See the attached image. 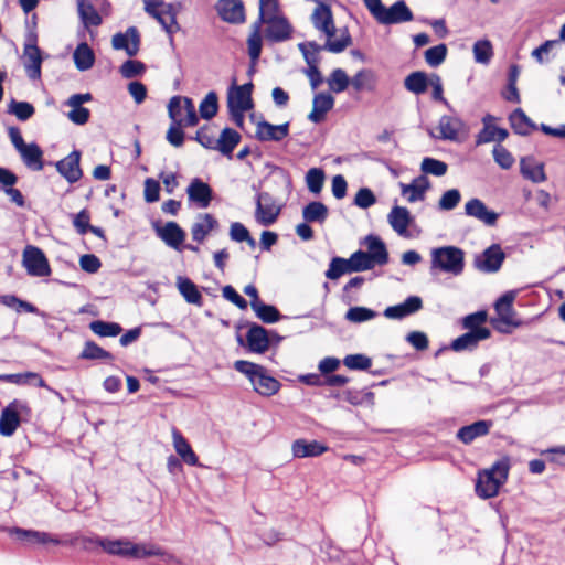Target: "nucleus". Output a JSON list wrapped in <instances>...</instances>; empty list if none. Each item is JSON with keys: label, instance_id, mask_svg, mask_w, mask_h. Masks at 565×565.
<instances>
[{"label": "nucleus", "instance_id": "f257e3e1", "mask_svg": "<svg viewBox=\"0 0 565 565\" xmlns=\"http://www.w3.org/2000/svg\"><path fill=\"white\" fill-rule=\"evenodd\" d=\"M311 22L317 31L326 36V51L341 53L352 43L351 35L347 29L337 30L331 8L320 1L311 14Z\"/></svg>", "mask_w": 565, "mask_h": 565}, {"label": "nucleus", "instance_id": "f03ea898", "mask_svg": "<svg viewBox=\"0 0 565 565\" xmlns=\"http://www.w3.org/2000/svg\"><path fill=\"white\" fill-rule=\"evenodd\" d=\"M168 113L172 122L167 131V140L178 148L184 142L182 127L196 126L199 117L192 99L183 96H173L170 99Z\"/></svg>", "mask_w": 565, "mask_h": 565}, {"label": "nucleus", "instance_id": "7ed1b4c3", "mask_svg": "<svg viewBox=\"0 0 565 565\" xmlns=\"http://www.w3.org/2000/svg\"><path fill=\"white\" fill-rule=\"evenodd\" d=\"M96 543L108 554L130 558H145L149 556H161L164 561H170L171 556L162 548L152 544H135L128 540L97 539Z\"/></svg>", "mask_w": 565, "mask_h": 565}, {"label": "nucleus", "instance_id": "20e7f679", "mask_svg": "<svg viewBox=\"0 0 565 565\" xmlns=\"http://www.w3.org/2000/svg\"><path fill=\"white\" fill-rule=\"evenodd\" d=\"M510 467V458L503 457L489 469L480 471L476 483V493L482 499L495 497L508 479Z\"/></svg>", "mask_w": 565, "mask_h": 565}, {"label": "nucleus", "instance_id": "39448f33", "mask_svg": "<svg viewBox=\"0 0 565 565\" xmlns=\"http://www.w3.org/2000/svg\"><path fill=\"white\" fill-rule=\"evenodd\" d=\"M430 269L458 276L465 268V253L456 246H443L433 248L430 252Z\"/></svg>", "mask_w": 565, "mask_h": 565}, {"label": "nucleus", "instance_id": "423d86ee", "mask_svg": "<svg viewBox=\"0 0 565 565\" xmlns=\"http://www.w3.org/2000/svg\"><path fill=\"white\" fill-rule=\"evenodd\" d=\"M515 291H508L494 303L495 317L490 319L492 327L500 332H509L512 327L519 326L518 317L513 310Z\"/></svg>", "mask_w": 565, "mask_h": 565}, {"label": "nucleus", "instance_id": "0eeeda50", "mask_svg": "<svg viewBox=\"0 0 565 565\" xmlns=\"http://www.w3.org/2000/svg\"><path fill=\"white\" fill-rule=\"evenodd\" d=\"M30 414L31 408L26 402L21 399H13L1 412L0 434L6 437L12 436L20 425V416H29Z\"/></svg>", "mask_w": 565, "mask_h": 565}, {"label": "nucleus", "instance_id": "6e6552de", "mask_svg": "<svg viewBox=\"0 0 565 565\" xmlns=\"http://www.w3.org/2000/svg\"><path fill=\"white\" fill-rule=\"evenodd\" d=\"M22 264L30 276L45 277L51 274L49 260L39 247L28 245L23 250Z\"/></svg>", "mask_w": 565, "mask_h": 565}, {"label": "nucleus", "instance_id": "1a4fd4ad", "mask_svg": "<svg viewBox=\"0 0 565 565\" xmlns=\"http://www.w3.org/2000/svg\"><path fill=\"white\" fill-rule=\"evenodd\" d=\"M280 213V207L275 199L267 192L257 194L256 198V222L264 226L274 224Z\"/></svg>", "mask_w": 565, "mask_h": 565}, {"label": "nucleus", "instance_id": "9d476101", "mask_svg": "<svg viewBox=\"0 0 565 565\" xmlns=\"http://www.w3.org/2000/svg\"><path fill=\"white\" fill-rule=\"evenodd\" d=\"M92 99L90 93L71 95L65 102V105L71 108L67 113L68 120L78 126L85 125L89 120L90 111L88 108L83 107V104Z\"/></svg>", "mask_w": 565, "mask_h": 565}, {"label": "nucleus", "instance_id": "9b49d317", "mask_svg": "<svg viewBox=\"0 0 565 565\" xmlns=\"http://www.w3.org/2000/svg\"><path fill=\"white\" fill-rule=\"evenodd\" d=\"M504 258L505 255L500 245L493 244L475 258V266L483 273H495Z\"/></svg>", "mask_w": 565, "mask_h": 565}, {"label": "nucleus", "instance_id": "f8f14e48", "mask_svg": "<svg viewBox=\"0 0 565 565\" xmlns=\"http://www.w3.org/2000/svg\"><path fill=\"white\" fill-rule=\"evenodd\" d=\"M413 13L403 0H398L393 3L390 8L384 7L377 22L380 24H398L403 22H409L413 20Z\"/></svg>", "mask_w": 565, "mask_h": 565}, {"label": "nucleus", "instance_id": "ddd939ff", "mask_svg": "<svg viewBox=\"0 0 565 565\" xmlns=\"http://www.w3.org/2000/svg\"><path fill=\"white\" fill-rule=\"evenodd\" d=\"M115 50H124L128 56L137 55L140 45V35L136 26H129L124 33H116L111 39Z\"/></svg>", "mask_w": 565, "mask_h": 565}, {"label": "nucleus", "instance_id": "4468645a", "mask_svg": "<svg viewBox=\"0 0 565 565\" xmlns=\"http://www.w3.org/2000/svg\"><path fill=\"white\" fill-rule=\"evenodd\" d=\"M81 161V152L77 150L72 151L64 159L57 161L55 163L56 170L60 174L65 178L70 183L77 182L82 175L83 171L79 166Z\"/></svg>", "mask_w": 565, "mask_h": 565}, {"label": "nucleus", "instance_id": "2eb2a0df", "mask_svg": "<svg viewBox=\"0 0 565 565\" xmlns=\"http://www.w3.org/2000/svg\"><path fill=\"white\" fill-rule=\"evenodd\" d=\"M186 194L189 200L201 209H206L211 204L213 198L212 188L199 178H194L190 182L186 189Z\"/></svg>", "mask_w": 565, "mask_h": 565}, {"label": "nucleus", "instance_id": "dca6fc26", "mask_svg": "<svg viewBox=\"0 0 565 565\" xmlns=\"http://www.w3.org/2000/svg\"><path fill=\"white\" fill-rule=\"evenodd\" d=\"M423 308V300L418 296H409L404 302L390 306L384 310L387 319L401 320L407 316L416 313Z\"/></svg>", "mask_w": 565, "mask_h": 565}, {"label": "nucleus", "instance_id": "f3484780", "mask_svg": "<svg viewBox=\"0 0 565 565\" xmlns=\"http://www.w3.org/2000/svg\"><path fill=\"white\" fill-rule=\"evenodd\" d=\"M216 10L222 20L226 22L242 23L245 21L243 0H218Z\"/></svg>", "mask_w": 565, "mask_h": 565}, {"label": "nucleus", "instance_id": "a211bd4d", "mask_svg": "<svg viewBox=\"0 0 565 565\" xmlns=\"http://www.w3.org/2000/svg\"><path fill=\"white\" fill-rule=\"evenodd\" d=\"M250 83L241 86H233L228 90L227 106L228 108H238L241 110H249L253 108Z\"/></svg>", "mask_w": 565, "mask_h": 565}, {"label": "nucleus", "instance_id": "6ab92c4d", "mask_svg": "<svg viewBox=\"0 0 565 565\" xmlns=\"http://www.w3.org/2000/svg\"><path fill=\"white\" fill-rule=\"evenodd\" d=\"M288 134L289 122L273 125L263 120L256 125L255 136L260 141H281Z\"/></svg>", "mask_w": 565, "mask_h": 565}, {"label": "nucleus", "instance_id": "aec40b11", "mask_svg": "<svg viewBox=\"0 0 565 565\" xmlns=\"http://www.w3.org/2000/svg\"><path fill=\"white\" fill-rule=\"evenodd\" d=\"M465 212L488 226H494L499 217L497 212L489 210L481 200L476 198L466 203Z\"/></svg>", "mask_w": 565, "mask_h": 565}, {"label": "nucleus", "instance_id": "412c9836", "mask_svg": "<svg viewBox=\"0 0 565 565\" xmlns=\"http://www.w3.org/2000/svg\"><path fill=\"white\" fill-rule=\"evenodd\" d=\"M23 65L28 76L31 79H38L41 76L42 57L40 49L34 42L25 44L23 50Z\"/></svg>", "mask_w": 565, "mask_h": 565}, {"label": "nucleus", "instance_id": "4be33fe9", "mask_svg": "<svg viewBox=\"0 0 565 565\" xmlns=\"http://www.w3.org/2000/svg\"><path fill=\"white\" fill-rule=\"evenodd\" d=\"M218 227L217 220L210 213L199 214L191 226L193 241L202 243L206 236Z\"/></svg>", "mask_w": 565, "mask_h": 565}, {"label": "nucleus", "instance_id": "5701e85b", "mask_svg": "<svg viewBox=\"0 0 565 565\" xmlns=\"http://www.w3.org/2000/svg\"><path fill=\"white\" fill-rule=\"evenodd\" d=\"M157 234L169 247L177 250L181 249V245L185 239V232L175 222H167L157 230Z\"/></svg>", "mask_w": 565, "mask_h": 565}, {"label": "nucleus", "instance_id": "b1692460", "mask_svg": "<svg viewBox=\"0 0 565 565\" xmlns=\"http://www.w3.org/2000/svg\"><path fill=\"white\" fill-rule=\"evenodd\" d=\"M334 106V98L329 93H318L312 100V110L308 115V119L313 124L321 122L327 113Z\"/></svg>", "mask_w": 565, "mask_h": 565}, {"label": "nucleus", "instance_id": "393cba45", "mask_svg": "<svg viewBox=\"0 0 565 565\" xmlns=\"http://www.w3.org/2000/svg\"><path fill=\"white\" fill-rule=\"evenodd\" d=\"M491 332L488 328L482 330L468 331L451 342V349L456 352L463 350H472L482 340L488 339Z\"/></svg>", "mask_w": 565, "mask_h": 565}, {"label": "nucleus", "instance_id": "a878e982", "mask_svg": "<svg viewBox=\"0 0 565 565\" xmlns=\"http://www.w3.org/2000/svg\"><path fill=\"white\" fill-rule=\"evenodd\" d=\"M267 23L266 36L275 42H281L290 38L291 26L284 18L268 17L263 20Z\"/></svg>", "mask_w": 565, "mask_h": 565}, {"label": "nucleus", "instance_id": "bb28decb", "mask_svg": "<svg viewBox=\"0 0 565 565\" xmlns=\"http://www.w3.org/2000/svg\"><path fill=\"white\" fill-rule=\"evenodd\" d=\"M413 218L409 211L403 206H394L387 215V222L392 228L399 235L407 237V228Z\"/></svg>", "mask_w": 565, "mask_h": 565}, {"label": "nucleus", "instance_id": "cd10ccee", "mask_svg": "<svg viewBox=\"0 0 565 565\" xmlns=\"http://www.w3.org/2000/svg\"><path fill=\"white\" fill-rule=\"evenodd\" d=\"M172 444L179 457L189 466H199V458L189 441L175 428L172 429Z\"/></svg>", "mask_w": 565, "mask_h": 565}, {"label": "nucleus", "instance_id": "c85d7f7f", "mask_svg": "<svg viewBox=\"0 0 565 565\" xmlns=\"http://www.w3.org/2000/svg\"><path fill=\"white\" fill-rule=\"evenodd\" d=\"M247 347L250 352L264 353L269 348V339L265 328L254 324L246 334Z\"/></svg>", "mask_w": 565, "mask_h": 565}, {"label": "nucleus", "instance_id": "c756f323", "mask_svg": "<svg viewBox=\"0 0 565 565\" xmlns=\"http://www.w3.org/2000/svg\"><path fill=\"white\" fill-rule=\"evenodd\" d=\"M438 130L440 139L457 140L465 130V124L458 117L441 116L438 122Z\"/></svg>", "mask_w": 565, "mask_h": 565}, {"label": "nucleus", "instance_id": "7c9ffc66", "mask_svg": "<svg viewBox=\"0 0 565 565\" xmlns=\"http://www.w3.org/2000/svg\"><path fill=\"white\" fill-rule=\"evenodd\" d=\"M491 425V422L488 420H477L470 425L461 427L457 431L456 436L461 443L469 445L475 439L486 436L489 433Z\"/></svg>", "mask_w": 565, "mask_h": 565}, {"label": "nucleus", "instance_id": "2f4dec72", "mask_svg": "<svg viewBox=\"0 0 565 565\" xmlns=\"http://www.w3.org/2000/svg\"><path fill=\"white\" fill-rule=\"evenodd\" d=\"M430 184L426 177L420 175L413 180L411 184H402V194L406 196L409 203L423 201L426 191Z\"/></svg>", "mask_w": 565, "mask_h": 565}, {"label": "nucleus", "instance_id": "473e14b6", "mask_svg": "<svg viewBox=\"0 0 565 565\" xmlns=\"http://www.w3.org/2000/svg\"><path fill=\"white\" fill-rule=\"evenodd\" d=\"M291 451L295 458L317 457L327 451V447L316 440L297 439L291 445Z\"/></svg>", "mask_w": 565, "mask_h": 565}, {"label": "nucleus", "instance_id": "72a5a7b5", "mask_svg": "<svg viewBox=\"0 0 565 565\" xmlns=\"http://www.w3.org/2000/svg\"><path fill=\"white\" fill-rule=\"evenodd\" d=\"M364 243L367 247L366 253L371 256L375 265L383 266L387 264L388 252L384 242L380 237L375 235H367Z\"/></svg>", "mask_w": 565, "mask_h": 565}, {"label": "nucleus", "instance_id": "f704fd0d", "mask_svg": "<svg viewBox=\"0 0 565 565\" xmlns=\"http://www.w3.org/2000/svg\"><path fill=\"white\" fill-rule=\"evenodd\" d=\"M18 152L20 153L22 161L28 168L34 171H41L43 169V151L36 143H29Z\"/></svg>", "mask_w": 565, "mask_h": 565}, {"label": "nucleus", "instance_id": "c9c22d12", "mask_svg": "<svg viewBox=\"0 0 565 565\" xmlns=\"http://www.w3.org/2000/svg\"><path fill=\"white\" fill-rule=\"evenodd\" d=\"M239 141L241 135L236 130L232 128H224L220 137L216 139L215 150L230 157Z\"/></svg>", "mask_w": 565, "mask_h": 565}, {"label": "nucleus", "instance_id": "e433bc0d", "mask_svg": "<svg viewBox=\"0 0 565 565\" xmlns=\"http://www.w3.org/2000/svg\"><path fill=\"white\" fill-rule=\"evenodd\" d=\"M254 390L263 396H271L279 391L280 383L273 376L266 373L265 367L259 372L254 382L252 383Z\"/></svg>", "mask_w": 565, "mask_h": 565}, {"label": "nucleus", "instance_id": "4c0bfd02", "mask_svg": "<svg viewBox=\"0 0 565 565\" xmlns=\"http://www.w3.org/2000/svg\"><path fill=\"white\" fill-rule=\"evenodd\" d=\"M11 533L14 534L18 540L32 544L60 543V540L57 537H53L52 535L45 532L14 529L11 531Z\"/></svg>", "mask_w": 565, "mask_h": 565}, {"label": "nucleus", "instance_id": "58836bf2", "mask_svg": "<svg viewBox=\"0 0 565 565\" xmlns=\"http://www.w3.org/2000/svg\"><path fill=\"white\" fill-rule=\"evenodd\" d=\"M159 7H153L152 10L146 11L151 17L158 20L168 33H173L178 29L175 20V11L171 4L166 6L164 9L158 10Z\"/></svg>", "mask_w": 565, "mask_h": 565}, {"label": "nucleus", "instance_id": "ea45409f", "mask_svg": "<svg viewBox=\"0 0 565 565\" xmlns=\"http://www.w3.org/2000/svg\"><path fill=\"white\" fill-rule=\"evenodd\" d=\"M492 119L491 116H488L483 119L484 128L479 132L477 137V143H488L492 141L501 142L507 139L508 130L504 128H499L488 124V120Z\"/></svg>", "mask_w": 565, "mask_h": 565}, {"label": "nucleus", "instance_id": "a19ab883", "mask_svg": "<svg viewBox=\"0 0 565 565\" xmlns=\"http://www.w3.org/2000/svg\"><path fill=\"white\" fill-rule=\"evenodd\" d=\"M430 75L428 76L426 73L417 71L407 75L404 79V87L415 94L422 95L426 93L429 86Z\"/></svg>", "mask_w": 565, "mask_h": 565}, {"label": "nucleus", "instance_id": "79ce46f5", "mask_svg": "<svg viewBox=\"0 0 565 565\" xmlns=\"http://www.w3.org/2000/svg\"><path fill=\"white\" fill-rule=\"evenodd\" d=\"M0 381L8 382L17 385H24L33 382L40 387H45L49 391H53L46 385L44 380L35 372L15 373V374H0Z\"/></svg>", "mask_w": 565, "mask_h": 565}, {"label": "nucleus", "instance_id": "37998d69", "mask_svg": "<svg viewBox=\"0 0 565 565\" xmlns=\"http://www.w3.org/2000/svg\"><path fill=\"white\" fill-rule=\"evenodd\" d=\"M73 60L76 68L83 72L93 67L95 63V54L88 44L83 42L75 49Z\"/></svg>", "mask_w": 565, "mask_h": 565}, {"label": "nucleus", "instance_id": "c03bdc74", "mask_svg": "<svg viewBox=\"0 0 565 565\" xmlns=\"http://www.w3.org/2000/svg\"><path fill=\"white\" fill-rule=\"evenodd\" d=\"M77 9L85 26H98L102 23V17L89 0H77Z\"/></svg>", "mask_w": 565, "mask_h": 565}, {"label": "nucleus", "instance_id": "a18cd8bd", "mask_svg": "<svg viewBox=\"0 0 565 565\" xmlns=\"http://www.w3.org/2000/svg\"><path fill=\"white\" fill-rule=\"evenodd\" d=\"M177 287L183 298L193 305H200L202 300V296L195 286V284L186 277H178Z\"/></svg>", "mask_w": 565, "mask_h": 565}, {"label": "nucleus", "instance_id": "49530a36", "mask_svg": "<svg viewBox=\"0 0 565 565\" xmlns=\"http://www.w3.org/2000/svg\"><path fill=\"white\" fill-rule=\"evenodd\" d=\"M298 47L303 55L306 63L309 66H317L320 62V52L326 51V43L323 45L318 44L315 41H308L299 43Z\"/></svg>", "mask_w": 565, "mask_h": 565}, {"label": "nucleus", "instance_id": "de8ad7c7", "mask_svg": "<svg viewBox=\"0 0 565 565\" xmlns=\"http://www.w3.org/2000/svg\"><path fill=\"white\" fill-rule=\"evenodd\" d=\"M376 78L374 73L371 70H361L359 71L351 79L350 84L354 88V90H373L375 87Z\"/></svg>", "mask_w": 565, "mask_h": 565}, {"label": "nucleus", "instance_id": "09e8293b", "mask_svg": "<svg viewBox=\"0 0 565 565\" xmlns=\"http://www.w3.org/2000/svg\"><path fill=\"white\" fill-rule=\"evenodd\" d=\"M302 216L306 222L322 223L328 216V207L322 202H310L303 207Z\"/></svg>", "mask_w": 565, "mask_h": 565}, {"label": "nucleus", "instance_id": "8fccbe9b", "mask_svg": "<svg viewBox=\"0 0 565 565\" xmlns=\"http://www.w3.org/2000/svg\"><path fill=\"white\" fill-rule=\"evenodd\" d=\"M348 262L351 273L370 270L376 266L371 256L363 250L353 253Z\"/></svg>", "mask_w": 565, "mask_h": 565}, {"label": "nucleus", "instance_id": "3c124183", "mask_svg": "<svg viewBox=\"0 0 565 565\" xmlns=\"http://www.w3.org/2000/svg\"><path fill=\"white\" fill-rule=\"evenodd\" d=\"M252 309L255 315L265 323H275L279 321L280 313L278 309L271 305H267L264 302H254L252 303Z\"/></svg>", "mask_w": 565, "mask_h": 565}, {"label": "nucleus", "instance_id": "603ef678", "mask_svg": "<svg viewBox=\"0 0 565 565\" xmlns=\"http://www.w3.org/2000/svg\"><path fill=\"white\" fill-rule=\"evenodd\" d=\"M34 107L28 102L12 99L8 105V113L14 115L19 120L26 121L34 115Z\"/></svg>", "mask_w": 565, "mask_h": 565}, {"label": "nucleus", "instance_id": "864d4df0", "mask_svg": "<svg viewBox=\"0 0 565 565\" xmlns=\"http://www.w3.org/2000/svg\"><path fill=\"white\" fill-rule=\"evenodd\" d=\"M330 90L333 93H342L350 85V78L342 68H335L327 79Z\"/></svg>", "mask_w": 565, "mask_h": 565}, {"label": "nucleus", "instance_id": "5fc2aeb1", "mask_svg": "<svg viewBox=\"0 0 565 565\" xmlns=\"http://www.w3.org/2000/svg\"><path fill=\"white\" fill-rule=\"evenodd\" d=\"M89 329L99 337H116L122 330L116 322H106L102 320L90 322Z\"/></svg>", "mask_w": 565, "mask_h": 565}, {"label": "nucleus", "instance_id": "6e6d98bb", "mask_svg": "<svg viewBox=\"0 0 565 565\" xmlns=\"http://www.w3.org/2000/svg\"><path fill=\"white\" fill-rule=\"evenodd\" d=\"M218 109L217 95L215 92H210L200 103L199 110L200 115L204 119L213 118Z\"/></svg>", "mask_w": 565, "mask_h": 565}, {"label": "nucleus", "instance_id": "4d7b16f0", "mask_svg": "<svg viewBox=\"0 0 565 565\" xmlns=\"http://www.w3.org/2000/svg\"><path fill=\"white\" fill-rule=\"evenodd\" d=\"M509 120L515 134L527 135L530 130V119L522 109H515L510 115Z\"/></svg>", "mask_w": 565, "mask_h": 565}, {"label": "nucleus", "instance_id": "13d9d810", "mask_svg": "<svg viewBox=\"0 0 565 565\" xmlns=\"http://www.w3.org/2000/svg\"><path fill=\"white\" fill-rule=\"evenodd\" d=\"M324 172L319 168H311L306 174L308 190L313 194H319L323 188Z\"/></svg>", "mask_w": 565, "mask_h": 565}, {"label": "nucleus", "instance_id": "bf43d9fd", "mask_svg": "<svg viewBox=\"0 0 565 565\" xmlns=\"http://www.w3.org/2000/svg\"><path fill=\"white\" fill-rule=\"evenodd\" d=\"M493 55L490 41L480 40L473 44V57L477 63L488 64Z\"/></svg>", "mask_w": 565, "mask_h": 565}, {"label": "nucleus", "instance_id": "052dcab7", "mask_svg": "<svg viewBox=\"0 0 565 565\" xmlns=\"http://www.w3.org/2000/svg\"><path fill=\"white\" fill-rule=\"evenodd\" d=\"M377 313L366 307H351L347 313L345 319L350 322L361 323L374 319Z\"/></svg>", "mask_w": 565, "mask_h": 565}, {"label": "nucleus", "instance_id": "680f3d73", "mask_svg": "<svg viewBox=\"0 0 565 565\" xmlns=\"http://www.w3.org/2000/svg\"><path fill=\"white\" fill-rule=\"evenodd\" d=\"M420 169L426 174L443 177L446 174L448 166L444 161L426 157L420 163Z\"/></svg>", "mask_w": 565, "mask_h": 565}, {"label": "nucleus", "instance_id": "e2e57ef3", "mask_svg": "<svg viewBox=\"0 0 565 565\" xmlns=\"http://www.w3.org/2000/svg\"><path fill=\"white\" fill-rule=\"evenodd\" d=\"M82 359L86 360H106V359H113V355L97 345L93 341H88L85 343V347L81 353Z\"/></svg>", "mask_w": 565, "mask_h": 565}, {"label": "nucleus", "instance_id": "0e129e2a", "mask_svg": "<svg viewBox=\"0 0 565 565\" xmlns=\"http://www.w3.org/2000/svg\"><path fill=\"white\" fill-rule=\"evenodd\" d=\"M446 56L447 46L445 44H438L425 51V61L431 67H437L444 63Z\"/></svg>", "mask_w": 565, "mask_h": 565}, {"label": "nucleus", "instance_id": "69168bd1", "mask_svg": "<svg viewBox=\"0 0 565 565\" xmlns=\"http://www.w3.org/2000/svg\"><path fill=\"white\" fill-rule=\"evenodd\" d=\"M347 273H351L348 259L334 257L326 271V277L335 280Z\"/></svg>", "mask_w": 565, "mask_h": 565}, {"label": "nucleus", "instance_id": "338daca9", "mask_svg": "<svg viewBox=\"0 0 565 565\" xmlns=\"http://www.w3.org/2000/svg\"><path fill=\"white\" fill-rule=\"evenodd\" d=\"M234 367L237 372L246 375L250 383H253L258 373L263 372L264 366L249 361L238 360L234 363Z\"/></svg>", "mask_w": 565, "mask_h": 565}, {"label": "nucleus", "instance_id": "774afa93", "mask_svg": "<svg viewBox=\"0 0 565 565\" xmlns=\"http://www.w3.org/2000/svg\"><path fill=\"white\" fill-rule=\"evenodd\" d=\"M343 364L350 370L364 371L372 365V361L363 354H349L344 358Z\"/></svg>", "mask_w": 565, "mask_h": 565}]
</instances>
